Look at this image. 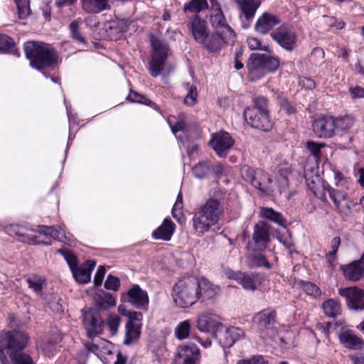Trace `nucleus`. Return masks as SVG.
Here are the masks:
<instances>
[{
	"label": "nucleus",
	"instance_id": "cd10ccee",
	"mask_svg": "<svg viewBox=\"0 0 364 364\" xmlns=\"http://www.w3.org/2000/svg\"><path fill=\"white\" fill-rule=\"evenodd\" d=\"M245 262L250 269L260 267H264L268 269L272 268V265L267 261L265 255L259 251H251L250 253L246 255Z\"/></svg>",
	"mask_w": 364,
	"mask_h": 364
},
{
	"label": "nucleus",
	"instance_id": "9b49d317",
	"mask_svg": "<svg viewBox=\"0 0 364 364\" xmlns=\"http://www.w3.org/2000/svg\"><path fill=\"white\" fill-rule=\"evenodd\" d=\"M314 196L323 202H326V193L335 205L338 208L341 202L347 199V191L344 187H331L329 185H322L318 187H311Z\"/></svg>",
	"mask_w": 364,
	"mask_h": 364
},
{
	"label": "nucleus",
	"instance_id": "f8f14e48",
	"mask_svg": "<svg viewBox=\"0 0 364 364\" xmlns=\"http://www.w3.org/2000/svg\"><path fill=\"white\" fill-rule=\"evenodd\" d=\"M83 324L89 338L95 337L103 331L104 322L97 309H89L84 312Z\"/></svg>",
	"mask_w": 364,
	"mask_h": 364
},
{
	"label": "nucleus",
	"instance_id": "4468645a",
	"mask_svg": "<svg viewBox=\"0 0 364 364\" xmlns=\"http://www.w3.org/2000/svg\"><path fill=\"white\" fill-rule=\"evenodd\" d=\"M313 130L319 138H331L336 132L335 117L332 116H321L312 123Z\"/></svg>",
	"mask_w": 364,
	"mask_h": 364
},
{
	"label": "nucleus",
	"instance_id": "09e8293b",
	"mask_svg": "<svg viewBox=\"0 0 364 364\" xmlns=\"http://www.w3.org/2000/svg\"><path fill=\"white\" fill-rule=\"evenodd\" d=\"M106 323L109 327L111 333L112 335H116L120 323V318L116 314H110L107 318Z\"/></svg>",
	"mask_w": 364,
	"mask_h": 364
},
{
	"label": "nucleus",
	"instance_id": "0e129e2a",
	"mask_svg": "<svg viewBox=\"0 0 364 364\" xmlns=\"http://www.w3.org/2000/svg\"><path fill=\"white\" fill-rule=\"evenodd\" d=\"M123 314L129 318V321H133L134 320L140 321L142 318V314L137 311H124Z\"/></svg>",
	"mask_w": 364,
	"mask_h": 364
},
{
	"label": "nucleus",
	"instance_id": "9d476101",
	"mask_svg": "<svg viewBox=\"0 0 364 364\" xmlns=\"http://www.w3.org/2000/svg\"><path fill=\"white\" fill-rule=\"evenodd\" d=\"M272 38L287 51H292L296 47L297 35L293 28L282 24L270 34Z\"/></svg>",
	"mask_w": 364,
	"mask_h": 364
},
{
	"label": "nucleus",
	"instance_id": "6e6552de",
	"mask_svg": "<svg viewBox=\"0 0 364 364\" xmlns=\"http://www.w3.org/2000/svg\"><path fill=\"white\" fill-rule=\"evenodd\" d=\"M151 43L152 55L149 70L153 77H157L164 69V65L168 55V47L164 42L154 36L151 38Z\"/></svg>",
	"mask_w": 364,
	"mask_h": 364
},
{
	"label": "nucleus",
	"instance_id": "39448f33",
	"mask_svg": "<svg viewBox=\"0 0 364 364\" xmlns=\"http://www.w3.org/2000/svg\"><path fill=\"white\" fill-rule=\"evenodd\" d=\"M242 178L250 183L263 194L271 195L274 191L273 181L270 175L262 169H253L245 165L240 169Z\"/></svg>",
	"mask_w": 364,
	"mask_h": 364
},
{
	"label": "nucleus",
	"instance_id": "dca6fc26",
	"mask_svg": "<svg viewBox=\"0 0 364 364\" xmlns=\"http://www.w3.org/2000/svg\"><path fill=\"white\" fill-rule=\"evenodd\" d=\"M244 117L247 124L255 129L268 132L272 127L269 114L257 113L255 109H245Z\"/></svg>",
	"mask_w": 364,
	"mask_h": 364
},
{
	"label": "nucleus",
	"instance_id": "e2e57ef3",
	"mask_svg": "<svg viewBox=\"0 0 364 364\" xmlns=\"http://www.w3.org/2000/svg\"><path fill=\"white\" fill-rule=\"evenodd\" d=\"M182 207H183L182 196H181V193H179V194L177 196L176 201V203L173 205V210H172V215L174 218L176 217V211H181V210L182 209Z\"/></svg>",
	"mask_w": 364,
	"mask_h": 364
},
{
	"label": "nucleus",
	"instance_id": "423d86ee",
	"mask_svg": "<svg viewBox=\"0 0 364 364\" xmlns=\"http://www.w3.org/2000/svg\"><path fill=\"white\" fill-rule=\"evenodd\" d=\"M279 66L278 58L261 53L252 54L247 65L252 78L260 77L267 73L274 71Z\"/></svg>",
	"mask_w": 364,
	"mask_h": 364
},
{
	"label": "nucleus",
	"instance_id": "a211bd4d",
	"mask_svg": "<svg viewBox=\"0 0 364 364\" xmlns=\"http://www.w3.org/2000/svg\"><path fill=\"white\" fill-rule=\"evenodd\" d=\"M232 278L248 291L256 290L264 281V276L259 273L249 274L239 272V273H232Z\"/></svg>",
	"mask_w": 364,
	"mask_h": 364
},
{
	"label": "nucleus",
	"instance_id": "e433bc0d",
	"mask_svg": "<svg viewBox=\"0 0 364 364\" xmlns=\"http://www.w3.org/2000/svg\"><path fill=\"white\" fill-rule=\"evenodd\" d=\"M260 215L262 218L270 220L280 226H284L285 225V221L282 215L279 213L274 211L271 208H261Z\"/></svg>",
	"mask_w": 364,
	"mask_h": 364
},
{
	"label": "nucleus",
	"instance_id": "20e7f679",
	"mask_svg": "<svg viewBox=\"0 0 364 364\" xmlns=\"http://www.w3.org/2000/svg\"><path fill=\"white\" fill-rule=\"evenodd\" d=\"M197 278L188 277L179 280L173 287V300L181 308L188 307L198 300Z\"/></svg>",
	"mask_w": 364,
	"mask_h": 364
},
{
	"label": "nucleus",
	"instance_id": "c85d7f7f",
	"mask_svg": "<svg viewBox=\"0 0 364 364\" xmlns=\"http://www.w3.org/2000/svg\"><path fill=\"white\" fill-rule=\"evenodd\" d=\"M235 1L245 18L250 20L254 17L262 0H235Z\"/></svg>",
	"mask_w": 364,
	"mask_h": 364
},
{
	"label": "nucleus",
	"instance_id": "c9c22d12",
	"mask_svg": "<svg viewBox=\"0 0 364 364\" xmlns=\"http://www.w3.org/2000/svg\"><path fill=\"white\" fill-rule=\"evenodd\" d=\"M140 335L139 328L134 323L133 321H129L126 325L125 337L124 343L130 345L138 339Z\"/></svg>",
	"mask_w": 364,
	"mask_h": 364
},
{
	"label": "nucleus",
	"instance_id": "3c124183",
	"mask_svg": "<svg viewBox=\"0 0 364 364\" xmlns=\"http://www.w3.org/2000/svg\"><path fill=\"white\" fill-rule=\"evenodd\" d=\"M325 146L323 143H317L314 141H307L306 144V148L309 152L314 156L318 157L321 147Z\"/></svg>",
	"mask_w": 364,
	"mask_h": 364
},
{
	"label": "nucleus",
	"instance_id": "4be33fe9",
	"mask_svg": "<svg viewBox=\"0 0 364 364\" xmlns=\"http://www.w3.org/2000/svg\"><path fill=\"white\" fill-rule=\"evenodd\" d=\"M199 353V349L194 344L183 345L178 348L173 364H194L195 356Z\"/></svg>",
	"mask_w": 364,
	"mask_h": 364
},
{
	"label": "nucleus",
	"instance_id": "37998d69",
	"mask_svg": "<svg viewBox=\"0 0 364 364\" xmlns=\"http://www.w3.org/2000/svg\"><path fill=\"white\" fill-rule=\"evenodd\" d=\"M190 330V321L188 320L183 321L175 328V336L180 340L185 339L189 336Z\"/></svg>",
	"mask_w": 364,
	"mask_h": 364
},
{
	"label": "nucleus",
	"instance_id": "6ab92c4d",
	"mask_svg": "<svg viewBox=\"0 0 364 364\" xmlns=\"http://www.w3.org/2000/svg\"><path fill=\"white\" fill-rule=\"evenodd\" d=\"M344 277L351 282H357L364 277V252L360 258L348 264L341 266Z\"/></svg>",
	"mask_w": 364,
	"mask_h": 364
},
{
	"label": "nucleus",
	"instance_id": "338daca9",
	"mask_svg": "<svg viewBox=\"0 0 364 364\" xmlns=\"http://www.w3.org/2000/svg\"><path fill=\"white\" fill-rule=\"evenodd\" d=\"M331 324L330 322H324L322 323H318L317 325V328L318 330H321L326 337L328 336L329 334V328L331 327Z\"/></svg>",
	"mask_w": 364,
	"mask_h": 364
},
{
	"label": "nucleus",
	"instance_id": "79ce46f5",
	"mask_svg": "<svg viewBox=\"0 0 364 364\" xmlns=\"http://www.w3.org/2000/svg\"><path fill=\"white\" fill-rule=\"evenodd\" d=\"M183 87L187 90L188 93L184 98V103L189 106L194 105L197 102L198 93L196 87L189 83H184Z\"/></svg>",
	"mask_w": 364,
	"mask_h": 364
},
{
	"label": "nucleus",
	"instance_id": "6e6d98bb",
	"mask_svg": "<svg viewBox=\"0 0 364 364\" xmlns=\"http://www.w3.org/2000/svg\"><path fill=\"white\" fill-rule=\"evenodd\" d=\"M303 289L306 293L313 296H318L321 294L320 289L311 282H306L303 284Z\"/></svg>",
	"mask_w": 364,
	"mask_h": 364
},
{
	"label": "nucleus",
	"instance_id": "a878e982",
	"mask_svg": "<svg viewBox=\"0 0 364 364\" xmlns=\"http://www.w3.org/2000/svg\"><path fill=\"white\" fill-rule=\"evenodd\" d=\"M245 336V332L242 329L230 326L226 328L220 336V343L225 348L231 347L237 341Z\"/></svg>",
	"mask_w": 364,
	"mask_h": 364
},
{
	"label": "nucleus",
	"instance_id": "a18cd8bd",
	"mask_svg": "<svg viewBox=\"0 0 364 364\" xmlns=\"http://www.w3.org/2000/svg\"><path fill=\"white\" fill-rule=\"evenodd\" d=\"M57 252L60 253L64 257L71 270L77 265V257L70 250L58 249Z\"/></svg>",
	"mask_w": 364,
	"mask_h": 364
},
{
	"label": "nucleus",
	"instance_id": "5fc2aeb1",
	"mask_svg": "<svg viewBox=\"0 0 364 364\" xmlns=\"http://www.w3.org/2000/svg\"><path fill=\"white\" fill-rule=\"evenodd\" d=\"M120 285L119 279L112 275L107 277V280L105 282V287L107 289L117 291Z\"/></svg>",
	"mask_w": 364,
	"mask_h": 364
},
{
	"label": "nucleus",
	"instance_id": "ea45409f",
	"mask_svg": "<svg viewBox=\"0 0 364 364\" xmlns=\"http://www.w3.org/2000/svg\"><path fill=\"white\" fill-rule=\"evenodd\" d=\"M82 21L80 18L74 20L70 24L69 28L70 31L71 36L73 39L82 43H86L85 38L80 33V26L82 24Z\"/></svg>",
	"mask_w": 364,
	"mask_h": 364
},
{
	"label": "nucleus",
	"instance_id": "c03bdc74",
	"mask_svg": "<svg viewBox=\"0 0 364 364\" xmlns=\"http://www.w3.org/2000/svg\"><path fill=\"white\" fill-rule=\"evenodd\" d=\"M18 11L20 18H26L31 14L30 3L28 0H14Z\"/></svg>",
	"mask_w": 364,
	"mask_h": 364
},
{
	"label": "nucleus",
	"instance_id": "0eeeda50",
	"mask_svg": "<svg viewBox=\"0 0 364 364\" xmlns=\"http://www.w3.org/2000/svg\"><path fill=\"white\" fill-rule=\"evenodd\" d=\"M236 40L235 32L215 31L209 33L200 44L210 53H219L225 46L232 45Z\"/></svg>",
	"mask_w": 364,
	"mask_h": 364
},
{
	"label": "nucleus",
	"instance_id": "603ef678",
	"mask_svg": "<svg viewBox=\"0 0 364 364\" xmlns=\"http://www.w3.org/2000/svg\"><path fill=\"white\" fill-rule=\"evenodd\" d=\"M248 47L250 50H262L267 51L268 47L263 46L262 42L255 37H250L247 39Z\"/></svg>",
	"mask_w": 364,
	"mask_h": 364
},
{
	"label": "nucleus",
	"instance_id": "2eb2a0df",
	"mask_svg": "<svg viewBox=\"0 0 364 364\" xmlns=\"http://www.w3.org/2000/svg\"><path fill=\"white\" fill-rule=\"evenodd\" d=\"M234 142V139L228 132H220L212 135L209 144L220 157H225Z\"/></svg>",
	"mask_w": 364,
	"mask_h": 364
},
{
	"label": "nucleus",
	"instance_id": "7ed1b4c3",
	"mask_svg": "<svg viewBox=\"0 0 364 364\" xmlns=\"http://www.w3.org/2000/svg\"><path fill=\"white\" fill-rule=\"evenodd\" d=\"M24 51L31 65L38 70L50 66L57 61V53L49 45L35 41L24 44Z\"/></svg>",
	"mask_w": 364,
	"mask_h": 364
},
{
	"label": "nucleus",
	"instance_id": "8fccbe9b",
	"mask_svg": "<svg viewBox=\"0 0 364 364\" xmlns=\"http://www.w3.org/2000/svg\"><path fill=\"white\" fill-rule=\"evenodd\" d=\"M335 186L337 187H344L346 189H349L351 184L350 178L344 177L343 173L339 171L334 173Z\"/></svg>",
	"mask_w": 364,
	"mask_h": 364
},
{
	"label": "nucleus",
	"instance_id": "4c0bfd02",
	"mask_svg": "<svg viewBox=\"0 0 364 364\" xmlns=\"http://www.w3.org/2000/svg\"><path fill=\"white\" fill-rule=\"evenodd\" d=\"M95 301L99 307L103 309H106L108 307L113 306L116 304L114 297H113L110 294L106 292H103L102 295H97L95 296Z\"/></svg>",
	"mask_w": 364,
	"mask_h": 364
},
{
	"label": "nucleus",
	"instance_id": "393cba45",
	"mask_svg": "<svg viewBox=\"0 0 364 364\" xmlns=\"http://www.w3.org/2000/svg\"><path fill=\"white\" fill-rule=\"evenodd\" d=\"M280 19L275 15L264 13L257 21L255 29L261 34H265L279 24Z\"/></svg>",
	"mask_w": 364,
	"mask_h": 364
},
{
	"label": "nucleus",
	"instance_id": "72a5a7b5",
	"mask_svg": "<svg viewBox=\"0 0 364 364\" xmlns=\"http://www.w3.org/2000/svg\"><path fill=\"white\" fill-rule=\"evenodd\" d=\"M324 314L329 317L335 318L341 313V304L336 299H329L322 304Z\"/></svg>",
	"mask_w": 364,
	"mask_h": 364
},
{
	"label": "nucleus",
	"instance_id": "774afa93",
	"mask_svg": "<svg viewBox=\"0 0 364 364\" xmlns=\"http://www.w3.org/2000/svg\"><path fill=\"white\" fill-rule=\"evenodd\" d=\"M144 97L135 92L131 91L127 99L132 102L143 103L142 99Z\"/></svg>",
	"mask_w": 364,
	"mask_h": 364
},
{
	"label": "nucleus",
	"instance_id": "473e14b6",
	"mask_svg": "<svg viewBox=\"0 0 364 364\" xmlns=\"http://www.w3.org/2000/svg\"><path fill=\"white\" fill-rule=\"evenodd\" d=\"M81 3L87 13L98 14L109 9V0H81Z\"/></svg>",
	"mask_w": 364,
	"mask_h": 364
},
{
	"label": "nucleus",
	"instance_id": "bf43d9fd",
	"mask_svg": "<svg viewBox=\"0 0 364 364\" xmlns=\"http://www.w3.org/2000/svg\"><path fill=\"white\" fill-rule=\"evenodd\" d=\"M237 364H267L262 356H254L248 360H240Z\"/></svg>",
	"mask_w": 364,
	"mask_h": 364
},
{
	"label": "nucleus",
	"instance_id": "1a4fd4ad",
	"mask_svg": "<svg viewBox=\"0 0 364 364\" xmlns=\"http://www.w3.org/2000/svg\"><path fill=\"white\" fill-rule=\"evenodd\" d=\"M270 226L264 222H259L254 227L252 240L248 242L247 249L250 251H264L270 242Z\"/></svg>",
	"mask_w": 364,
	"mask_h": 364
},
{
	"label": "nucleus",
	"instance_id": "052dcab7",
	"mask_svg": "<svg viewBox=\"0 0 364 364\" xmlns=\"http://www.w3.org/2000/svg\"><path fill=\"white\" fill-rule=\"evenodd\" d=\"M49 235L56 240H60L64 236V232L61 231L60 228L58 226H50Z\"/></svg>",
	"mask_w": 364,
	"mask_h": 364
},
{
	"label": "nucleus",
	"instance_id": "c756f323",
	"mask_svg": "<svg viewBox=\"0 0 364 364\" xmlns=\"http://www.w3.org/2000/svg\"><path fill=\"white\" fill-rule=\"evenodd\" d=\"M191 24V33L194 39L198 43H201L206 36L209 33L205 21L196 16L192 20Z\"/></svg>",
	"mask_w": 364,
	"mask_h": 364
},
{
	"label": "nucleus",
	"instance_id": "bb28decb",
	"mask_svg": "<svg viewBox=\"0 0 364 364\" xmlns=\"http://www.w3.org/2000/svg\"><path fill=\"white\" fill-rule=\"evenodd\" d=\"M96 265V262L93 260L86 261L82 266L77 265L73 269V277L79 283H87L90 280L91 272Z\"/></svg>",
	"mask_w": 364,
	"mask_h": 364
},
{
	"label": "nucleus",
	"instance_id": "f3484780",
	"mask_svg": "<svg viewBox=\"0 0 364 364\" xmlns=\"http://www.w3.org/2000/svg\"><path fill=\"white\" fill-rule=\"evenodd\" d=\"M197 294L198 300L203 301L214 299L220 293V287L214 284L208 279L202 277L197 278Z\"/></svg>",
	"mask_w": 364,
	"mask_h": 364
},
{
	"label": "nucleus",
	"instance_id": "2f4dec72",
	"mask_svg": "<svg viewBox=\"0 0 364 364\" xmlns=\"http://www.w3.org/2000/svg\"><path fill=\"white\" fill-rule=\"evenodd\" d=\"M339 340L348 348L360 350L364 346V341L350 331H346L340 334Z\"/></svg>",
	"mask_w": 364,
	"mask_h": 364
},
{
	"label": "nucleus",
	"instance_id": "412c9836",
	"mask_svg": "<svg viewBox=\"0 0 364 364\" xmlns=\"http://www.w3.org/2000/svg\"><path fill=\"white\" fill-rule=\"evenodd\" d=\"M209 21L215 31H225L228 30L229 31L235 32L227 23L222 9L217 2H212Z\"/></svg>",
	"mask_w": 364,
	"mask_h": 364
},
{
	"label": "nucleus",
	"instance_id": "f03ea898",
	"mask_svg": "<svg viewBox=\"0 0 364 364\" xmlns=\"http://www.w3.org/2000/svg\"><path fill=\"white\" fill-rule=\"evenodd\" d=\"M223 213V203L220 200L213 198L208 199L193 218L194 229L201 234L208 232L218 222Z\"/></svg>",
	"mask_w": 364,
	"mask_h": 364
},
{
	"label": "nucleus",
	"instance_id": "7c9ffc66",
	"mask_svg": "<svg viewBox=\"0 0 364 364\" xmlns=\"http://www.w3.org/2000/svg\"><path fill=\"white\" fill-rule=\"evenodd\" d=\"M175 230V224L168 218H165L163 223L154 231L152 235L155 239H160L164 241L171 240Z\"/></svg>",
	"mask_w": 364,
	"mask_h": 364
},
{
	"label": "nucleus",
	"instance_id": "f704fd0d",
	"mask_svg": "<svg viewBox=\"0 0 364 364\" xmlns=\"http://www.w3.org/2000/svg\"><path fill=\"white\" fill-rule=\"evenodd\" d=\"M355 121L354 117L349 114L335 117L336 130L346 132L354 125Z\"/></svg>",
	"mask_w": 364,
	"mask_h": 364
},
{
	"label": "nucleus",
	"instance_id": "a19ab883",
	"mask_svg": "<svg viewBox=\"0 0 364 364\" xmlns=\"http://www.w3.org/2000/svg\"><path fill=\"white\" fill-rule=\"evenodd\" d=\"M206 8H208L206 0H192L188 4L184 5L183 11L185 12L188 11L192 13H198Z\"/></svg>",
	"mask_w": 364,
	"mask_h": 364
},
{
	"label": "nucleus",
	"instance_id": "13d9d810",
	"mask_svg": "<svg viewBox=\"0 0 364 364\" xmlns=\"http://www.w3.org/2000/svg\"><path fill=\"white\" fill-rule=\"evenodd\" d=\"M105 272V267L104 266H100L94 277V284L95 287H99L102 284Z\"/></svg>",
	"mask_w": 364,
	"mask_h": 364
},
{
	"label": "nucleus",
	"instance_id": "5701e85b",
	"mask_svg": "<svg viewBox=\"0 0 364 364\" xmlns=\"http://www.w3.org/2000/svg\"><path fill=\"white\" fill-rule=\"evenodd\" d=\"M196 322L197 328L202 332H214L221 326L218 317L210 313L200 314Z\"/></svg>",
	"mask_w": 364,
	"mask_h": 364
},
{
	"label": "nucleus",
	"instance_id": "de8ad7c7",
	"mask_svg": "<svg viewBox=\"0 0 364 364\" xmlns=\"http://www.w3.org/2000/svg\"><path fill=\"white\" fill-rule=\"evenodd\" d=\"M210 166L206 162H201L197 164L193 169V173L196 177L203 178L210 173Z\"/></svg>",
	"mask_w": 364,
	"mask_h": 364
},
{
	"label": "nucleus",
	"instance_id": "58836bf2",
	"mask_svg": "<svg viewBox=\"0 0 364 364\" xmlns=\"http://www.w3.org/2000/svg\"><path fill=\"white\" fill-rule=\"evenodd\" d=\"M246 109H255L257 113L269 114L268 100L264 96H258L254 99V107Z\"/></svg>",
	"mask_w": 364,
	"mask_h": 364
},
{
	"label": "nucleus",
	"instance_id": "69168bd1",
	"mask_svg": "<svg viewBox=\"0 0 364 364\" xmlns=\"http://www.w3.org/2000/svg\"><path fill=\"white\" fill-rule=\"evenodd\" d=\"M353 364H364V353L349 355Z\"/></svg>",
	"mask_w": 364,
	"mask_h": 364
},
{
	"label": "nucleus",
	"instance_id": "864d4df0",
	"mask_svg": "<svg viewBox=\"0 0 364 364\" xmlns=\"http://www.w3.org/2000/svg\"><path fill=\"white\" fill-rule=\"evenodd\" d=\"M14 46L13 40L6 35L0 34V51L6 52Z\"/></svg>",
	"mask_w": 364,
	"mask_h": 364
},
{
	"label": "nucleus",
	"instance_id": "680f3d73",
	"mask_svg": "<svg viewBox=\"0 0 364 364\" xmlns=\"http://www.w3.org/2000/svg\"><path fill=\"white\" fill-rule=\"evenodd\" d=\"M349 92L353 99L364 97V88L360 86L350 87Z\"/></svg>",
	"mask_w": 364,
	"mask_h": 364
},
{
	"label": "nucleus",
	"instance_id": "49530a36",
	"mask_svg": "<svg viewBox=\"0 0 364 364\" xmlns=\"http://www.w3.org/2000/svg\"><path fill=\"white\" fill-rule=\"evenodd\" d=\"M27 282L30 288L33 289V291L39 294L41 292L45 281L39 276H33L27 279Z\"/></svg>",
	"mask_w": 364,
	"mask_h": 364
},
{
	"label": "nucleus",
	"instance_id": "4d7b16f0",
	"mask_svg": "<svg viewBox=\"0 0 364 364\" xmlns=\"http://www.w3.org/2000/svg\"><path fill=\"white\" fill-rule=\"evenodd\" d=\"M279 104L281 109H284L288 114H292L296 112V108L287 99H281Z\"/></svg>",
	"mask_w": 364,
	"mask_h": 364
},
{
	"label": "nucleus",
	"instance_id": "b1692460",
	"mask_svg": "<svg viewBox=\"0 0 364 364\" xmlns=\"http://www.w3.org/2000/svg\"><path fill=\"white\" fill-rule=\"evenodd\" d=\"M130 304L138 309H146L149 304L147 293L139 285H134L127 292Z\"/></svg>",
	"mask_w": 364,
	"mask_h": 364
},
{
	"label": "nucleus",
	"instance_id": "f257e3e1",
	"mask_svg": "<svg viewBox=\"0 0 364 364\" xmlns=\"http://www.w3.org/2000/svg\"><path fill=\"white\" fill-rule=\"evenodd\" d=\"M28 336L26 333L13 331L0 333V361L1 364H9V355L13 364H34L31 357L20 353L27 344Z\"/></svg>",
	"mask_w": 364,
	"mask_h": 364
},
{
	"label": "nucleus",
	"instance_id": "aec40b11",
	"mask_svg": "<svg viewBox=\"0 0 364 364\" xmlns=\"http://www.w3.org/2000/svg\"><path fill=\"white\" fill-rule=\"evenodd\" d=\"M276 317V311L268 308L255 314L252 317V322L259 331H264L270 329L274 325Z\"/></svg>",
	"mask_w": 364,
	"mask_h": 364
},
{
	"label": "nucleus",
	"instance_id": "ddd939ff",
	"mask_svg": "<svg viewBox=\"0 0 364 364\" xmlns=\"http://www.w3.org/2000/svg\"><path fill=\"white\" fill-rule=\"evenodd\" d=\"M338 294L346 298L348 306L354 310L364 309V290L356 287L341 288Z\"/></svg>",
	"mask_w": 364,
	"mask_h": 364
}]
</instances>
